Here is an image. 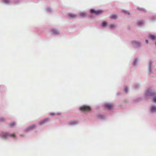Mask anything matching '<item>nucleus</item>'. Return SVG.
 Wrapping results in <instances>:
<instances>
[{"label": "nucleus", "mask_w": 156, "mask_h": 156, "mask_svg": "<svg viewBox=\"0 0 156 156\" xmlns=\"http://www.w3.org/2000/svg\"><path fill=\"white\" fill-rule=\"evenodd\" d=\"M77 122L75 120H73L70 122V124H74L76 123Z\"/></svg>", "instance_id": "2eb2a0df"}, {"label": "nucleus", "mask_w": 156, "mask_h": 156, "mask_svg": "<svg viewBox=\"0 0 156 156\" xmlns=\"http://www.w3.org/2000/svg\"><path fill=\"white\" fill-rule=\"evenodd\" d=\"M90 12L91 13H94L95 15H98L101 13L102 11L100 10H95L94 9H91Z\"/></svg>", "instance_id": "f03ea898"}, {"label": "nucleus", "mask_w": 156, "mask_h": 156, "mask_svg": "<svg viewBox=\"0 0 156 156\" xmlns=\"http://www.w3.org/2000/svg\"><path fill=\"white\" fill-rule=\"evenodd\" d=\"M2 2L5 4H8L10 2L9 0H2Z\"/></svg>", "instance_id": "dca6fc26"}, {"label": "nucleus", "mask_w": 156, "mask_h": 156, "mask_svg": "<svg viewBox=\"0 0 156 156\" xmlns=\"http://www.w3.org/2000/svg\"><path fill=\"white\" fill-rule=\"evenodd\" d=\"M61 115V114L59 113H58V114H56L55 113H51L50 114V115L51 116H53V115Z\"/></svg>", "instance_id": "f3484780"}, {"label": "nucleus", "mask_w": 156, "mask_h": 156, "mask_svg": "<svg viewBox=\"0 0 156 156\" xmlns=\"http://www.w3.org/2000/svg\"><path fill=\"white\" fill-rule=\"evenodd\" d=\"M15 125V123L14 122H12L9 124V126L10 127H11L14 126Z\"/></svg>", "instance_id": "4468645a"}, {"label": "nucleus", "mask_w": 156, "mask_h": 156, "mask_svg": "<svg viewBox=\"0 0 156 156\" xmlns=\"http://www.w3.org/2000/svg\"><path fill=\"white\" fill-rule=\"evenodd\" d=\"M36 127V125L34 124L32 125H31L29 127H28L27 128L26 130H32L34 128Z\"/></svg>", "instance_id": "0eeeda50"}, {"label": "nucleus", "mask_w": 156, "mask_h": 156, "mask_svg": "<svg viewBox=\"0 0 156 156\" xmlns=\"http://www.w3.org/2000/svg\"><path fill=\"white\" fill-rule=\"evenodd\" d=\"M143 23V21H140L138 23V24L139 25H140Z\"/></svg>", "instance_id": "4be33fe9"}, {"label": "nucleus", "mask_w": 156, "mask_h": 156, "mask_svg": "<svg viewBox=\"0 0 156 156\" xmlns=\"http://www.w3.org/2000/svg\"><path fill=\"white\" fill-rule=\"evenodd\" d=\"M117 17V16L115 15H111L110 17V18L113 19H115Z\"/></svg>", "instance_id": "9b49d317"}, {"label": "nucleus", "mask_w": 156, "mask_h": 156, "mask_svg": "<svg viewBox=\"0 0 156 156\" xmlns=\"http://www.w3.org/2000/svg\"><path fill=\"white\" fill-rule=\"evenodd\" d=\"M79 110L82 112H84L88 110V106H83L79 108Z\"/></svg>", "instance_id": "7ed1b4c3"}, {"label": "nucleus", "mask_w": 156, "mask_h": 156, "mask_svg": "<svg viewBox=\"0 0 156 156\" xmlns=\"http://www.w3.org/2000/svg\"><path fill=\"white\" fill-rule=\"evenodd\" d=\"M48 121H49L48 118H45V119H43V120H41V121L39 122V123L40 125H43V124L46 123Z\"/></svg>", "instance_id": "20e7f679"}, {"label": "nucleus", "mask_w": 156, "mask_h": 156, "mask_svg": "<svg viewBox=\"0 0 156 156\" xmlns=\"http://www.w3.org/2000/svg\"><path fill=\"white\" fill-rule=\"evenodd\" d=\"M146 42L147 44L148 43V41L147 40H146Z\"/></svg>", "instance_id": "393cba45"}, {"label": "nucleus", "mask_w": 156, "mask_h": 156, "mask_svg": "<svg viewBox=\"0 0 156 156\" xmlns=\"http://www.w3.org/2000/svg\"><path fill=\"white\" fill-rule=\"evenodd\" d=\"M9 136H11V137H15V134L14 133H13V134H9Z\"/></svg>", "instance_id": "6ab92c4d"}, {"label": "nucleus", "mask_w": 156, "mask_h": 156, "mask_svg": "<svg viewBox=\"0 0 156 156\" xmlns=\"http://www.w3.org/2000/svg\"><path fill=\"white\" fill-rule=\"evenodd\" d=\"M5 121V119L4 118H0V122H4Z\"/></svg>", "instance_id": "a211bd4d"}, {"label": "nucleus", "mask_w": 156, "mask_h": 156, "mask_svg": "<svg viewBox=\"0 0 156 156\" xmlns=\"http://www.w3.org/2000/svg\"><path fill=\"white\" fill-rule=\"evenodd\" d=\"M68 16L69 18H75L77 17V16L76 14L71 13H68Z\"/></svg>", "instance_id": "39448f33"}, {"label": "nucleus", "mask_w": 156, "mask_h": 156, "mask_svg": "<svg viewBox=\"0 0 156 156\" xmlns=\"http://www.w3.org/2000/svg\"><path fill=\"white\" fill-rule=\"evenodd\" d=\"M155 44H156V42L155 43Z\"/></svg>", "instance_id": "bb28decb"}, {"label": "nucleus", "mask_w": 156, "mask_h": 156, "mask_svg": "<svg viewBox=\"0 0 156 156\" xmlns=\"http://www.w3.org/2000/svg\"><path fill=\"white\" fill-rule=\"evenodd\" d=\"M51 32L54 34H59V32L55 29H52L51 30Z\"/></svg>", "instance_id": "6e6552de"}, {"label": "nucleus", "mask_w": 156, "mask_h": 156, "mask_svg": "<svg viewBox=\"0 0 156 156\" xmlns=\"http://www.w3.org/2000/svg\"><path fill=\"white\" fill-rule=\"evenodd\" d=\"M86 16V14L84 12H81L80 13V16L81 17H84Z\"/></svg>", "instance_id": "f8f14e48"}, {"label": "nucleus", "mask_w": 156, "mask_h": 156, "mask_svg": "<svg viewBox=\"0 0 156 156\" xmlns=\"http://www.w3.org/2000/svg\"><path fill=\"white\" fill-rule=\"evenodd\" d=\"M124 13H127V12H126V11H124Z\"/></svg>", "instance_id": "a878e982"}, {"label": "nucleus", "mask_w": 156, "mask_h": 156, "mask_svg": "<svg viewBox=\"0 0 156 156\" xmlns=\"http://www.w3.org/2000/svg\"><path fill=\"white\" fill-rule=\"evenodd\" d=\"M105 108L109 109H111L113 107V105H112L111 104L106 103L105 105Z\"/></svg>", "instance_id": "423d86ee"}, {"label": "nucleus", "mask_w": 156, "mask_h": 156, "mask_svg": "<svg viewBox=\"0 0 156 156\" xmlns=\"http://www.w3.org/2000/svg\"><path fill=\"white\" fill-rule=\"evenodd\" d=\"M146 94L147 96H153V101L154 102H156V97L155 96V93L152 92V90L150 89L147 90L146 92Z\"/></svg>", "instance_id": "f257e3e1"}, {"label": "nucleus", "mask_w": 156, "mask_h": 156, "mask_svg": "<svg viewBox=\"0 0 156 156\" xmlns=\"http://www.w3.org/2000/svg\"><path fill=\"white\" fill-rule=\"evenodd\" d=\"M149 37L152 40H154L155 39V36L152 35H150L149 36Z\"/></svg>", "instance_id": "ddd939ff"}, {"label": "nucleus", "mask_w": 156, "mask_h": 156, "mask_svg": "<svg viewBox=\"0 0 156 156\" xmlns=\"http://www.w3.org/2000/svg\"><path fill=\"white\" fill-rule=\"evenodd\" d=\"M88 112L90 111V107L89 106H88Z\"/></svg>", "instance_id": "b1692460"}, {"label": "nucleus", "mask_w": 156, "mask_h": 156, "mask_svg": "<svg viewBox=\"0 0 156 156\" xmlns=\"http://www.w3.org/2000/svg\"><path fill=\"white\" fill-rule=\"evenodd\" d=\"M115 27V26L114 24H111L110 26V28L111 29L114 28Z\"/></svg>", "instance_id": "aec40b11"}, {"label": "nucleus", "mask_w": 156, "mask_h": 156, "mask_svg": "<svg viewBox=\"0 0 156 156\" xmlns=\"http://www.w3.org/2000/svg\"><path fill=\"white\" fill-rule=\"evenodd\" d=\"M151 111L152 112H156V106H151Z\"/></svg>", "instance_id": "9d476101"}, {"label": "nucleus", "mask_w": 156, "mask_h": 156, "mask_svg": "<svg viewBox=\"0 0 156 156\" xmlns=\"http://www.w3.org/2000/svg\"><path fill=\"white\" fill-rule=\"evenodd\" d=\"M106 24L107 23L106 22H104L102 23V24H101L102 26L103 27H104L106 25Z\"/></svg>", "instance_id": "412c9836"}, {"label": "nucleus", "mask_w": 156, "mask_h": 156, "mask_svg": "<svg viewBox=\"0 0 156 156\" xmlns=\"http://www.w3.org/2000/svg\"><path fill=\"white\" fill-rule=\"evenodd\" d=\"M124 90L125 92H127L128 90V89L126 87L124 88Z\"/></svg>", "instance_id": "5701e85b"}, {"label": "nucleus", "mask_w": 156, "mask_h": 156, "mask_svg": "<svg viewBox=\"0 0 156 156\" xmlns=\"http://www.w3.org/2000/svg\"><path fill=\"white\" fill-rule=\"evenodd\" d=\"M9 133H3L2 135V137L3 138H6L9 136Z\"/></svg>", "instance_id": "1a4fd4ad"}]
</instances>
